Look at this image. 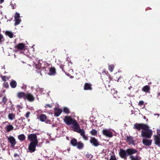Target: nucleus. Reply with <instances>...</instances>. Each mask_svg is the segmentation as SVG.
Listing matches in <instances>:
<instances>
[{
  "mask_svg": "<svg viewBox=\"0 0 160 160\" xmlns=\"http://www.w3.org/2000/svg\"><path fill=\"white\" fill-rule=\"evenodd\" d=\"M134 128L139 130L142 129L141 135L142 137L149 138L150 136V131L149 127L146 124H143L136 123L134 125Z\"/></svg>",
  "mask_w": 160,
  "mask_h": 160,
  "instance_id": "nucleus-1",
  "label": "nucleus"
},
{
  "mask_svg": "<svg viewBox=\"0 0 160 160\" xmlns=\"http://www.w3.org/2000/svg\"><path fill=\"white\" fill-rule=\"evenodd\" d=\"M28 139L31 142L38 143V141L36 135L34 134H31L28 136Z\"/></svg>",
  "mask_w": 160,
  "mask_h": 160,
  "instance_id": "nucleus-2",
  "label": "nucleus"
},
{
  "mask_svg": "<svg viewBox=\"0 0 160 160\" xmlns=\"http://www.w3.org/2000/svg\"><path fill=\"white\" fill-rule=\"evenodd\" d=\"M75 121V120L72 119L71 117L69 116L65 117L64 119L65 122L68 125L72 124L73 122Z\"/></svg>",
  "mask_w": 160,
  "mask_h": 160,
  "instance_id": "nucleus-3",
  "label": "nucleus"
},
{
  "mask_svg": "<svg viewBox=\"0 0 160 160\" xmlns=\"http://www.w3.org/2000/svg\"><path fill=\"white\" fill-rule=\"evenodd\" d=\"M38 143L31 142L29 147L28 149L31 152H34L35 150V148L36 145Z\"/></svg>",
  "mask_w": 160,
  "mask_h": 160,
  "instance_id": "nucleus-4",
  "label": "nucleus"
},
{
  "mask_svg": "<svg viewBox=\"0 0 160 160\" xmlns=\"http://www.w3.org/2000/svg\"><path fill=\"white\" fill-rule=\"evenodd\" d=\"M24 99H26L29 102H32L34 100V98L32 94L28 93L26 94Z\"/></svg>",
  "mask_w": 160,
  "mask_h": 160,
  "instance_id": "nucleus-5",
  "label": "nucleus"
},
{
  "mask_svg": "<svg viewBox=\"0 0 160 160\" xmlns=\"http://www.w3.org/2000/svg\"><path fill=\"white\" fill-rule=\"evenodd\" d=\"M72 125V128L74 131L77 132L80 128L79 125L76 120L73 122Z\"/></svg>",
  "mask_w": 160,
  "mask_h": 160,
  "instance_id": "nucleus-6",
  "label": "nucleus"
},
{
  "mask_svg": "<svg viewBox=\"0 0 160 160\" xmlns=\"http://www.w3.org/2000/svg\"><path fill=\"white\" fill-rule=\"evenodd\" d=\"M102 133L104 135L109 137H111L112 136V132L109 130L104 129L102 130Z\"/></svg>",
  "mask_w": 160,
  "mask_h": 160,
  "instance_id": "nucleus-7",
  "label": "nucleus"
},
{
  "mask_svg": "<svg viewBox=\"0 0 160 160\" xmlns=\"http://www.w3.org/2000/svg\"><path fill=\"white\" fill-rule=\"evenodd\" d=\"M7 139L11 144V146L13 147L16 143L15 139L12 136L8 137Z\"/></svg>",
  "mask_w": 160,
  "mask_h": 160,
  "instance_id": "nucleus-8",
  "label": "nucleus"
},
{
  "mask_svg": "<svg viewBox=\"0 0 160 160\" xmlns=\"http://www.w3.org/2000/svg\"><path fill=\"white\" fill-rule=\"evenodd\" d=\"M90 142L95 147L98 146L99 145V142L98 140L94 138H91L90 140Z\"/></svg>",
  "mask_w": 160,
  "mask_h": 160,
  "instance_id": "nucleus-9",
  "label": "nucleus"
},
{
  "mask_svg": "<svg viewBox=\"0 0 160 160\" xmlns=\"http://www.w3.org/2000/svg\"><path fill=\"white\" fill-rule=\"evenodd\" d=\"M77 132L80 133L84 140H88V137L84 134L85 132L84 130L80 129V128L78 130Z\"/></svg>",
  "mask_w": 160,
  "mask_h": 160,
  "instance_id": "nucleus-10",
  "label": "nucleus"
},
{
  "mask_svg": "<svg viewBox=\"0 0 160 160\" xmlns=\"http://www.w3.org/2000/svg\"><path fill=\"white\" fill-rule=\"evenodd\" d=\"M154 137L155 143L158 147H160V137L158 135H155Z\"/></svg>",
  "mask_w": 160,
  "mask_h": 160,
  "instance_id": "nucleus-11",
  "label": "nucleus"
},
{
  "mask_svg": "<svg viewBox=\"0 0 160 160\" xmlns=\"http://www.w3.org/2000/svg\"><path fill=\"white\" fill-rule=\"evenodd\" d=\"M119 154L120 157L123 158H126V156H128L127 150L125 151L122 149H120Z\"/></svg>",
  "mask_w": 160,
  "mask_h": 160,
  "instance_id": "nucleus-12",
  "label": "nucleus"
},
{
  "mask_svg": "<svg viewBox=\"0 0 160 160\" xmlns=\"http://www.w3.org/2000/svg\"><path fill=\"white\" fill-rule=\"evenodd\" d=\"M62 112V109L60 108H56L55 109V116L58 117L61 114Z\"/></svg>",
  "mask_w": 160,
  "mask_h": 160,
  "instance_id": "nucleus-13",
  "label": "nucleus"
},
{
  "mask_svg": "<svg viewBox=\"0 0 160 160\" xmlns=\"http://www.w3.org/2000/svg\"><path fill=\"white\" fill-rule=\"evenodd\" d=\"M127 155L136 153L137 152L136 150L134 149H129L127 150Z\"/></svg>",
  "mask_w": 160,
  "mask_h": 160,
  "instance_id": "nucleus-14",
  "label": "nucleus"
},
{
  "mask_svg": "<svg viewBox=\"0 0 160 160\" xmlns=\"http://www.w3.org/2000/svg\"><path fill=\"white\" fill-rule=\"evenodd\" d=\"M127 141L129 144H134V141L132 138L130 136L127 137Z\"/></svg>",
  "mask_w": 160,
  "mask_h": 160,
  "instance_id": "nucleus-15",
  "label": "nucleus"
},
{
  "mask_svg": "<svg viewBox=\"0 0 160 160\" xmlns=\"http://www.w3.org/2000/svg\"><path fill=\"white\" fill-rule=\"evenodd\" d=\"M143 143L146 146H149L150 145V141L147 139H144L143 140Z\"/></svg>",
  "mask_w": 160,
  "mask_h": 160,
  "instance_id": "nucleus-16",
  "label": "nucleus"
},
{
  "mask_svg": "<svg viewBox=\"0 0 160 160\" xmlns=\"http://www.w3.org/2000/svg\"><path fill=\"white\" fill-rule=\"evenodd\" d=\"M84 89L85 90H91V85L88 83H86L84 85Z\"/></svg>",
  "mask_w": 160,
  "mask_h": 160,
  "instance_id": "nucleus-17",
  "label": "nucleus"
},
{
  "mask_svg": "<svg viewBox=\"0 0 160 160\" xmlns=\"http://www.w3.org/2000/svg\"><path fill=\"white\" fill-rule=\"evenodd\" d=\"M25 45L22 43H19L17 46L18 49L20 50H22L25 48Z\"/></svg>",
  "mask_w": 160,
  "mask_h": 160,
  "instance_id": "nucleus-18",
  "label": "nucleus"
},
{
  "mask_svg": "<svg viewBox=\"0 0 160 160\" xmlns=\"http://www.w3.org/2000/svg\"><path fill=\"white\" fill-rule=\"evenodd\" d=\"M25 95L26 94L25 93L23 92H19L18 94V97L19 98H24V99Z\"/></svg>",
  "mask_w": 160,
  "mask_h": 160,
  "instance_id": "nucleus-19",
  "label": "nucleus"
},
{
  "mask_svg": "<svg viewBox=\"0 0 160 160\" xmlns=\"http://www.w3.org/2000/svg\"><path fill=\"white\" fill-rule=\"evenodd\" d=\"M40 118L41 121L44 122L46 120L47 117L45 115L42 114L40 115Z\"/></svg>",
  "mask_w": 160,
  "mask_h": 160,
  "instance_id": "nucleus-20",
  "label": "nucleus"
},
{
  "mask_svg": "<svg viewBox=\"0 0 160 160\" xmlns=\"http://www.w3.org/2000/svg\"><path fill=\"white\" fill-rule=\"evenodd\" d=\"M71 143L73 146H76L78 144L77 140L75 138H73L71 140Z\"/></svg>",
  "mask_w": 160,
  "mask_h": 160,
  "instance_id": "nucleus-21",
  "label": "nucleus"
},
{
  "mask_svg": "<svg viewBox=\"0 0 160 160\" xmlns=\"http://www.w3.org/2000/svg\"><path fill=\"white\" fill-rule=\"evenodd\" d=\"M10 85L12 88H15L17 86V83L14 80H12L10 83Z\"/></svg>",
  "mask_w": 160,
  "mask_h": 160,
  "instance_id": "nucleus-22",
  "label": "nucleus"
},
{
  "mask_svg": "<svg viewBox=\"0 0 160 160\" xmlns=\"http://www.w3.org/2000/svg\"><path fill=\"white\" fill-rule=\"evenodd\" d=\"M6 34L10 38H12L13 37V34L11 32L7 31L5 32Z\"/></svg>",
  "mask_w": 160,
  "mask_h": 160,
  "instance_id": "nucleus-23",
  "label": "nucleus"
},
{
  "mask_svg": "<svg viewBox=\"0 0 160 160\" xmlns=\"http://www.w3.org/2000/svg\"><path fill=\"white\" fill-rule=\"evenodd\" d=\"M13 127L12 125H9L7 127V131L9 132L11 130H13Z\"/></svg>",
  "mask_w": 160,
  "mask_h": 160,
  "instance_id": "nucleus-24",
  "label": "nucleus"
},
{
  "mask_svg": "<svg viewBox=\"0 0 160 160\" xmlns=\"http://www.w3.org/2000/svg\"><path fill=\"white\" fill-rule=\"evenodd\" d=\"M18 138L21 141H24L25 138V137L24 135L22 134L18 136Z\"/></svg>",
  "mask_w": 160,
  "mask_h": 160,
  "instance_id": "nucleus-25",
  "label": "nucleus"
},
{
  "mask_svg": "<svg viewBox=\"0 0 160 160\" xmlns=\"http://www.w3.org/2000/svg\"><path fill=\"white\" fill-rule=\"evenodd\" d=\"M130 158L131 160H140V158L139 157L131 156Z\"/></svg>",
  "mask_w": 160,
  "mask_h": 160,
  "instance_id": "nucleus-26",
  "label": "nucleus"
},
{
  "mask_svg": "<svg viewBox=\"0 0 160 160\" xmlns=\"http://www.w3.org/2000/svg\"><path fill=\"white\" fill-rule=\"evenodd\" d=\"M77 145V148L79 149H81L83 147V144L81 142H79L78 143Z\"/></svg>",
  "mask_w": 160,
  "mask_h": 160,
  "instance_id": "nucleus-27",
  "label": "nucleus"
},
{
  "mask_svg": "<svg viewBox=\"0 0 160 160\" xmlns=\"http://www.w3.org/2000/svg\"><path fill=\"white\" fill-rule=\"evenodd\" d=\"M15 115L12 113H9L8 115V118L10 120H12L14 119Z\"/></svg>",
  "mask_w": 160,
  "mask_h": 160,
  "instance_id": "nucleus-28",
  "label": "nucleus"
},
{
  "mask_svg": "<svg viewBox=\"0 0 160 160\" xmlns=\"http://www.w3.org/2000/svg\"><path fill=\"white\" fill-rule=\"evenodd\" d=\"M15 26L19 24L21 21V20L19 18H15Z\"/></svg>",
  "mask_w": 160,
  "mask_h": 160,
  "instance_id": "nucleus-29",
  "label": "nucleus"
},
{
  "mask_svg": "<svg viewBox=\"0 0 160 160\" xmlns=\"http://www.w3.org/2000/svg\"><path fill=\"white\" fill-rule=\"evenodd\" d=\"M149 90V88L147 86L144 87L143 88V90L144 92H147Z\"/></svg>",
  "mask_w": 160,
  "mask_h": 160,
  "instance_id": "nucleus-30",
  "label": "nucleus"
},
{
  "mask_svg": "<svg viewBox=\"0 0 160 160\" xmlns=\"http://www.w3.org/2000/svg\"><path fill=\"white\" fill-rule=\"evenodd\" d=\"M50 72L52 74H54L55 73V70L54 68H51L50 69Z\"/></svg>",
  "mask_w": 160,
  "mask_h": 160,
  "instance_id": "nucleus-31",
  "label": "nucleus"
},
{
  "mask_svg": "<svg viewBox=\"0 0 160 160\" xmlns=\"http://www.w3.org/2000/svg\"><path fill=\"white\" fill-rule=\"evenodd\" d=\"M97 133V131L95 130H92L91 131V134L95 135Z\"/></svg>",
  "mask_w": 160,
  "mask_h": 160,
  "instance_id": "nucleus-32",
  "label": "nucleus"
},
{
  "mask_svg": "<svg viewBox=\"0 0 160 160\" xmlns=\"http://www.w3.org/2000/svg\"><path fill=\"white\" fill-rule=\"evenodd\" d=\"M114 67L112 65H110L109 66V69L110 71L112 72V71L113 70L114 68Z\"/></svg>",
  "mask_w": 160,
  "mask_h": 160,
  "instance_id": "nucleus-33",
  "label": "nucleus"
},
{
  "mask_svg": "<svg viewBox=\"0 0 160 160\" xmlns=\"http://www.w3.org/2000/svg\"><path fill=\"white\" fill-rule=\"evenodd\" d=\"M63 112L65 113H68L69 112V110L68 108H63Z\"/></svg>",
  "mask_w": 160,
  "mask_h": 160,
  "instance_id": "nucleus-34",
  "label": "nucleus"
},
{
  "mask_svg": "<svg viewBox=\"0 0 160 160\" xmlns=\"http://www.w3.org/2000/svg\"><path fill=\"white\" fill-rule=\"evenodd\" d=\"M20 18V14L19 13L16 12L14 16L15 19L19 18Z\"/></svg>",
  "mask_w": 160,
  "mask_h": 160,
  "instance_id": "nucleus-35",
  "label": "nucleus"
},
{
  "mask_svg": "<svg viewBox=\"0 0 160 160\" xmlns=\"http://www.w3.org/2000/svg\"><path fill=\"white\" fill-rule=\"evenodd\" d=\"M2 100L4 103H5L7 101V99L5 97H4L3 98Z\"/></svg>",
  "mask_w": 160,
  "mask_h": 160,
  "instance_id": "nucleus-36",
  "label": "nucleus"
},
{
  "mask_svg": "<svg viewBox=\"0 0 160 160\" xmlns=\"http://www.w3.org/2000/svg\"><path fill=\"white\" fill-rule=\"evenodd\" d=\"M3 86L5 88H8L9 87V85L7 82H6L4 83Z\"/></svg>",
  "mask_w": 160,
  "mask_h": 160,
  "instance_id": "nucleus-37",
  "label": "nucleus"
},
{
  "mask_svg": "<svg viewBox=\"0 0 160 160\" xmlns=\"http://www.w3.org/2000/svg\"><path fill=\"white\" fill-rule=\"evenodd\" d=\"M110 160H117V159L115 156H111Z\"/></svg>",
  "mask_w": 160,
  "mask_h": 160,
  "instance_id": "nucleus-38",
  "label": "nucleus"
},
{
  "mask_svg": "<svg viewBox=\"0 0 160 160\" xmlns=\"http://www.w3.org/2000/svg\"><path fill=\"white\" fill-rule=\"evenodd\" d=\"M30 114V112H28L25 115V117L27 118H28L29 117Z\"/></svg>",
  "mask_w": 160,
  "mask_h": 160,
  "instance_id": "nucleus-39",
  "label": "nucleus"
},
{
  "mask_svg": "<svg viewBox=\"0 0 160 160\" xmlns=\"http://www.w3.org/2000/svg\"><path fill=\"white\" fill-rule=\"evenodd\" d=\"M157 135L160 137V129L157 130Z\"/></svg>",
  "mask_w": 160,
  "mask_h": 160,
  "instance_id": "nucleus-40",
  "label": "nucleus"
},
{
  "mask_svg": "<svg viewBox=\"0 0 160 160\" xmlns=\"http://www.w3.org/2000/svg\"><path fill=\"white\" fill-rule=\"evenodd\" d=\"M143 102L142 101H140L139 103H138V105L140 106H141L142 105V104H143Z\"/></svg>",
  "mask_w": 160,
  "mask_h": 160,
  "instance_id": "nucleus-41",
  "label": "nucleus"
},
{
  "mask_svg": "<svg viewBox=\"0 0 160 160\" xmlns=\"http://www.w3.org/2000/svg\"><path fill=\"white\" fill-rule=\"evenodd\" d=\"M6 79L7 77L6 76H4L2 77V79L4 81H5L6 80Z\"/></svg>",
  "mask_w": 160,
  "mask_h": 160,
  "instance_id": "nucleus-42",
  "label": "nucleus"
},
{
  "mask_svg": "<svg viewBox=\"0 0 160 160\" xmlns=\"http://www.w3.org/2000/svg\"><path fill=\"white\" fill-rule=\"evenodd\" d=\"M160 114H153L152 117H154V116H157V117L158 118Z\"/></svg>",
  "mask_w": 160,
  "mask_h": 160,
  "instance_id": "nucleus-43",
  "label": "nucleus"
},
{
  "mask_svg": "<svg viewBox=\"0 0 160 160\" xmlns=\"http://www.w3.org/2000/svg\"><path fill=\"white\" fill-rule=\"evenodd\" d=\"M3 38V36L0 33V42H1V40Z\"/></svg>",
  "mask_w": 160,
  "mask_h": 160,
  "instance_id": "nucleus-44",
  "label": "nucleus"
},
{
  "mask_svg": "<svg viewBox=\"0 0 160 160\" xmlns=\"http://www.w3.org/2000/svg\"><path fill=\"white\" fill-rule=\"evenodd\" d=\"M46 107H48L50 108H51V106H50V105L49 104H47L46 105V106H45Z\"/></svg>",
  "mask_w": 160,
  "mask_h": 160,
  "instance_id": "nucleus-45",
  "label": "nucleus"
},
{
  "mask_svg": "<svg viewBox=\"0 0 160 160\" xmlns=\"http://www.w3.org/2000/svg\"><path fill=\"white\" fill-rule=\"evenodd\" d=\"M14 156H15V157H19V156L16 153H15L14 154Z\"/></svg>",
  "mask_w": 160,
  "mask_h": 160,
  "instance_id": "nucleus-46",
  "label": "nucleus"
},
{
  "mask_svg": "<svg viewBox=\"0 0 160 160\" xmlns=\"http://www.w3.org/2000/svg\"><path fill=\"white\" fill-rule=\"evenodd\" d=\"M4 0H0V2H1V3H2V2H3L4 1Z\"/></svg>",
  "mask_w": 160,
  "mask_h": 160,
  "instance_id": "nucleus-47",
  "label": "nucleus"
},
{
  "mask_svg": "<svg viewBox=\"0 0 160 160\" xmlns=\"http://www.w3.org/2000/svg\"><path fill=\"white\" fill-rule=\"evenodd\" d=\"M152 134V131L151 130V133H150L151 136V135Z\"/></svg>",
  "mask_w": 160,
  "mask_h": 160,
  "instance_id": "nucleus-48",
  "label": "nucleus"
},
{
  "mask_svg": "<svg viewBox=\"0 0 160 160\" xmlns=\"http://www.w3.org/2000/svg\"><path fill=\"white\" fill-rule=\"evenodd\" d=\"M158 95H160V92L158 93Z\"/></svg>",
  "mask_w": 160,
  "mask_h": 160,
  "instance_id": "nucleus-49",
  "label": "nucleus"
},
{
  "mask_svg": "<svg viewBox=\"0 0 160 160\" xmlns=\"http://www.w3.org/2000/svg\"><path fill=\"white\" fill-rule=\"evenodd\" d=\"M150 142H151H151H152V140H151Z\"/></svg>",
  "mask_w": 160,
  "mask_h": 160,
  "instance_id": "nucleus-50",
  "label": "nucleus"
}]
</instances>
